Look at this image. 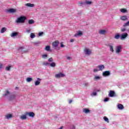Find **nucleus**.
<instances>
[{"mask_svg":"<svg viewBox=\"0 0 129 129\" xmlns=\"http://www.w3.org/2000/svg\"><path fill=\"white\" fill-rule=\"evenodd\" d=\"M26 115H29V116H30V117H34L35 116V113L33 112H26Z\"/></svg>","mask_w":129,"mask_h":129,"instance_id":"obj_5","label":"nucleus"},{"mask_svg":"<svg viewBox=\"0 0 129 129\" xmlns=\"http://www.w3.org/2000/svg\"><path fill=\"white\" fill-rule=\"evenodd\" d=\"M97 68L99 69V71H102L104 69V66L100 65L97 67Z\"/></svg>","mask_w":129,"mask_h":129,"instance_id":"obj_11","label":"nucleus"},{"mask_svg":"<svg viewBox=\"0 0 129 129\" xmlns=\"http://www.w3.org/2000/svg\"><path fill=\"white\" fill-rule=\"evenodd\" d=\"M10 100H14L16 98V95L13 94L10 96Z\"/></svg>","mask_w":129,"mask_h":129,"instance_id":"obj_17","label":"nucleus"},{"mask_svg":"<svg viewBox=\"0 0 129 129\" xmlns=\"http://www.w3.org/2000/svg\"><path fill=\"white\" fill-rule=\"evenodd\" d=\"M64 76H65V75H64V74L60 73L59 74H56L55 77V78H60L61 77H64Z\"/></svg>","mask_w":129,"mask_h":129,"instance_id":"obj_7","label":"nucleus"},{"mask_svg":"<svg viewBox=\"0 0 129 129\" xmlns=\"http://www.w3.org/2000/svg\"><path fill=\"white\" fill-rule=\"evenodd\" d=\"M6 31H7V28H6V27L2 28L1 29V34L5 33V32H6Z\"/></svg>","mask_w":129,"mask_h":129,"instance_id":"obj_22","label":"nucleus"},{"mask_svg":"<svg viewBox=\"0 0 129 129\" xmlns=\"http://www.w3.org/2000/svg\"><path fill=\"white\" fill-rule=\"evenodd\" d=\"M120 19L122 21H126V20H127V17L126 16H123L120 17Z\"/></svg>","mask_w":129,"mask_h":129,"instance_id":"obj_18","label":"nucleus"},{"mask_svg":"<svg viewBox=\"0 0 129 129\" xmlns=\"http://www.w3.org/2000/svg\"><path fill=\"white\" fill-rule=\"evenodd\" d=\"M19 32H13L11 34V37H16V36H18Z\"/></svg>","mask_w":129,"mask_h":129,"instance_id":"obj_19","label":"nucleus"},{"mask_svg":"<svg viewBox=\"0 0 129 129\" xmlns=\"http://www.w3.org/2000/svg\"><path fill=\"white\" fill-rule=\"evenodd\" d=\"M98 71H99V70H97V69H95L93 70V72L95 73V72H98Z\"/></svg>","mask_w":129,"mask_h":129,"instance_id":"obj_45","label":"nucleus"},{"mask_svg":"<svg viewBox=\"0 0 129 129\" xmlns=\"http://www.w3.org/2000/svg\"><path fill=\"white\" fill-rule=\"evenodd\" d=\"M47 57H48V55L47 54H43V55H42V58L43 59H45V58H47Z\"/></svg>","mask_w":129,"mask_h":129,"instance_id":"obj_41","label":"nucleus"},{"mask_svg":"<svg viewBox=\"0 0 129 129\" xmlns=\"http://www.w3.org/2000/svg\"><path fill=\"white\" fill-rule=\"evenodd\" d=\"M43 34H44V32H40V33L38 34V36H42V35H43Z\"/></svg>","mask_w":129,"mask_h":129,"instance_id":"obj_48","label":"nucleus"},{"mask_svg":"<svg viewBox=\"0 0 129 129\" xmlns=\"http://www.w3.org/2000/svg\"><path fill=\"white\" fill-rule=\"evenodd\" d=\"M46 51H50V46H46L45 48Z\"/></svg>","mask_w":129,"mask_h":129,"instance_id":"obj_35","label":"nucleus"},{"mask_svg":"<svg viewBox=\"0 0 129 129\" xmlns=\"http://www.w3.org/2000/svg\"><path fill=\"white\" fill-rule=\"evenodd\" d=\"M83 112L84 113H90V111L87 108H84L83 109Z\"/></svg>","mask_w":129,"mask_h":129,"instance_id":"obj_12","label":"nucleus"},{"mask_svg":"<svg viewBox=\"0 0 129 129\" xmlns=\"http://www.w3.org/2000/svg\"><path fill=\"white\" fill-rule=\"evenodd\" d=\"M60 47L61 48H63V47H65V45H63V42L60 43Z\"/></svg>","mask_w":129,"mask_h":129,"instance_id":"obj_46","label":"nucleus"},{"mask_svg":"<svg viewBox=\"0 0 129 129\" xmlns=\"http://www.w3.org/2000/svg\"><path fill=\"white\" fill-rule=\"evenodd\" d=\"M123 27H124V28H125V27H129V21L124 23V25H123Z\"/></svg>","mask_w":129,"mask_h":129,"instance_id":"obj_26","label":"nucleus"},{"mask_svg":"<svg viewBox=\"0 0 129 129\" xmlns=\"http://www.w3.org/2000/svg\"><path fill=\"white\" fill-rule=\"evenodd\" d=\"M35 37H36V36L35 35V34L34 33L30 34V38H31V39H34V38H35Z\"/></svg>","mask_w":129,"mask_h":129,"instance_id":"obj_34","label":"nucleus"},{"mask_svg":"<svg viewBox=\"0 0 129 129\" xmlns=\"http://www.w3.org/2000/svg\"><path fill=\"white\" fill-rule=\"evenodd\" d=\"M85 52L87 55H90V54H91V51L88 49H86Z\"/></svg>","mask_w":129,"mask_h":129,"instance_id":"obj_16","label":"nucleus"},{"mask_svg":"<svg viewBox=\"0 0 129 129\" xmlns=\"http://www.w3.org/2000/svg\"><path fill=\"white\" fill-rule=\"evenodd\" d=\"M24 48H25V47H24V46L20 47H19V48H18V51H20V50L23 51V50H24Z\"/></svg>","mask_w":129,"mask_h":129,"instance_id":"obj_38","label":"nucleus"},{"mask_svg":"<svg viewBox=\"0 0 129 129\" xmlns=\"http://www.w3.org/2000/svg\"><path fill=\"white\" fill-rule=\"evenodd\" d=\"M117 107L118 109H120V110L123 109V105L121 104H119L117 105Z\"/></svg>","mask_w":129,"mask_h":129,"instance_id":"obj_20","label":"nucleus"},{"mask_svg":"<svg viewBox=\"0 0 129 129\" xmlns=\"http://www.w3.org/2000/svg\"><path fill=\"white\" fill-rule=\"evenodd\" d=\"M120 11L121 13H126L127 12L126 9H121Z\"/></svg>","mask_w":129,"mask_h":129,"instance_id":"obj_32","label":"nucleus"},{"mask_svg":"<svg viewBox=\"0 0 129 129\" xmlns=\"http://www.w3.org/2000/svg\"><path fill=\"white\" fill-rule=\"evenodd\" d=\"M99 79H100V77L99 76H95L94 78V80H98Z\"/></svg>","mask_w":129,"mask_h":129,"instance_id":"obj_36","label":"nucleus"},{"mask_svg":"<svg viewBox=\"0 0 129 129\" xmlns=\"http://www.w3.org/2000/svg\"><path fill=\"white\" fill-rule=\"evenodd\" d=\"M72 100H69V103H72Z\"/></svg>","mask_w":129,"mask_h":129,"instance_id":"obj_53","label":"nucleus"},{"mask_svg":"<svg viewBox=\"0 0 129 129\" xmlns=\"http://www.w3.org/2000/svg\"><path fill=\"white\" fill-rule=\"evenodd\" d=\"M71 57H70V56H68V57H67V59L68 60H71Z\"/></svg>","mask_w":129,"mask_h":129,"instance_id":"obj_50","label":"nucleus"},{"mask_svg":"<svg viewBox=\"0 0 129 129\" xmlns=\"http://www.w3.org/2000/svg\"><path fill=\"white\" fill-rule=\"evenodd\" d=\"M103 119H104V120H105V121H106V122H107L108 123H109V120H108V118H107V117H106V116H105L103 117Z\"/></svg>","mask_w":129,"mask_h":129,"instance_id":"obj_24","label":"nucleus"},{"mask_svg":"<svg viewBox=\"0 0 129 129\" xmlns=\"http://www.w3.org/2000/svg\"><path fill=\"white\" fill-rule=\"evenodd\" d=\"M99 34H100L101 35H105V34H106V31L105 30H101L99 32Z\"/></svg>","mask_w":129,"mask_h":129,"instance_id":"obj_14","label":"nucleus"},{"mask_svg":"<svg viewBox=\"0 0 129 129\" xmlns=\"http://www.w3.org/2000/svg\"><path fill=\"white\" fill-rule=\"evenodd\" d=\"M119 37H120V35L118 33H116L115 35L114 38L116 39V40H118L119 39Z\"/></svg>","mask_w":129,"mask_h":129,"instance_id":"obj_23","label":"nucleus"},{"mask_svg":"<svg viewBox=\"0 0 129 129\" xmlns=\"http://www.w3.org/2000/svg\"><path fill=\"white\" fill-rule=\"evenodd\" d=\"M34 23H35V21L33 19L28 20V24L29 25H33V24H34Z\"/></svg>","mask_w":129,"mask_h":129,"instance_id":"obj_21","label":"nucleus"},{"mask_svg":"<svg viewBox=\"0 0 129 129\" xmlns=\"http://www.w3.org/2000/svg\"><path fill=\"white\" fill-rule=\"evenodd\" d=\"M4 67V64L0 63V69H2Z\"/></svg>","mask_w":129,"mask_h":129,"instance_id":"obj_47","label":"nucleus"},{"mask_svg":"<svg viewBox=\"0 0 129 129\" xmlns=\"http://www.w3.org/2000/svg\"><path fill=\"white\" fill-rule=\"evenodd\" d=\"M48 61L49 62H53V58L50 57L48 59Z\"/></svg>","mask_w":129,"mask_h":129,"instance_id":"obj_42","label":"nucleus"},{"mask_svg":"<svg viewBox=\"0 0 129 129\" xmlns=\"http://www.w3.org/2000/svg\"><path fill=\"white\" fill-rule=\"evenodd\" d=\"M84 85H85V86H87L88 85V83H85V84H84Z\"/></svg>","mask_w":129,"mask_h":129,"instance_id":"obj_52","label":"nucleus"},{"mask_svg":"<svg viewBox=\"0 0 129 129\" xmlns=\"http://www.w3.org/2000/svg\"><path fill=\"white\" fill-rule=\"evenodd\" d=\"M11 66H8L6 67L5 69H6V71H10V70H11Z\"/></svg>","mask_w":129,"mask_h":129,"instance_id":"obj_31","label":"nucleus"},{"mask_svg":"<svg viewBox=\"0 0 129 129\" xmlns=\"http://www.w3.org/2000/svg\"><path fill=\"white\" fill-rule=\"evenodd\" d=\"M77 34L78 36H82L83 33H82V32L79 31V32H77Z\"/></svg>","mask_w":129,"mask_h":129,"instance_id":"obj_37","label":"nucleus"},{"mask_svg":"<svg viewBox=\"0 0 129 129\" xmlns=\"http://www.w3.org/2000/svg\"><path fill=\"white\" fill-rule=\"evenodd\" d=\"M73 126L74 128H75V126L73 125Z\"/></svg>","mask_w":129,"mask_h":129,"instance_id":"obj_56","label":"nucleus"},{"mask_svg":"<svg viewBox=\"0 0 129 129\" xmlns=\"http://www.w3.org/2000/svg\"><path fill=\"white\" fill-rule=\"evenodd\" d=\"M47 64H49L51 66V67H55V66H56V63H55V62H51V63Z\"/></svg>","mask_w":129,"mask_h":129,"instance_id":"obj_28","label":"nucleus"},{"mask_svg":"<svg viewBox=\"0 0 129 129\" xmlns=\"http://www.w3.org/2000/svg\"><path fill=\"white\" fill-rule=\"evenodd\" d=\"M7 12L8 13H10V14H14V13H16V12H17V10L15 9H9Z\"/></svg>","mask_w":129,"mask_h":129,"instance_id":"obj_10","label":"nucleus"},{"mask_svg":"<svg viewBox=\"0 0 129 129\" xmlns=\"http://www.w3.org/2000/svg\"><path fill=\"white\" fill-rule=\"evenodd\" d=\"M126 31V29L124 28L121 29V32H125Z\"/></svg>","mask_w":129,"mask_h":129,"instance_id":"obj_43","label":"nucleus"},{"mask_svg":"<svg viewBox=\"0 0 129 129\" xmlns=\"http://www.w3.org/2000/svg\"><path fill=\"white\" fill-rule=\"evenodd\" d=\"M109 97H116L117 96L116 94L114 91L111 90L108 94Z\"/></svg>","mask_w":129,"mask_h":129,"instance_id":"obj_2","label":"nucleus"},{"mask_svg":"<svg viewBox=\"0 0 129 129\" xmlns=\"http://www.w3.org/2000/svg\"><path fill=\"white\" fill-rule=\"evenodd\" d=\"M127 36H128V34H127V33H124L121 34V35L120 36V40H124V39L126 38Z\"/></svg>","mask_w":129,"mask_h":129,"instance_id":"obj_3","label":"nucleus"},{"mask_svg":"<svg viewBox=\"0 0 129 129\" xmlns=\"http://www.w3.org/2000/svg\"><path fill=\"white\" fill-rule=\"evenodd\" d=\"M26 52H28V50H27V51H24V53H26Z\"/></svg>","mask_w":129,"mask_h":129,"instance_id":"obj_55","label":"nucleus"},{"mask_svg":"<svg viewBox=\"0 0 129 129\" xmlns=\"http://www.w3.org/2000/svg\"><path fill=\"white\" fill-rule=\"evenodd\" d=\"M103 76H104L105 77H106V76H109L110 75V72L108 71H106L104 72H103Z\"/></svg>","mask_w":129,"mask_h":129,"instance_id":"obj_8","label":"nucleus"},{"mask_svg":"<svg viewBox=\"0 0 129 129\" xmlns=\"http://www.w3.org/2000/svg\"><path fill=\"white\" fill-rule=\"evenodd\" d=\"M91 96H96L97 93L96 92H94L91 94Z\"/></svg>","mask_w":129,"mask_h":129,"instance_id":"obj_40","label":"nucleus"},{"mask_svg":"<svg viewBox=\"0 0 129 129\" xmlns=\"http://www.w3.org/2000/svg\"><path fill=\"white\" fill-rule=\"evenodd\" d=\"M70 42H71V43L74 42V39H71L70 40Z\"/></svg>","mask_w":129,"mask_h":129,"instance_id":"obj_49","label":"nucleus"},{"mask_svg":"<svg viewBox=\"0 0 129 129\" xmlns=\"http://www.w3.org/2000/svg\"><path fill=\"white\" fill-rule=\"evenodd\" d=\"M6 116V118H7L8 119H9V118H12V117H13V115L12 114H8Z\"/></svg>","mask_w":129,"mask_h":129,"instance_id":"obj_29","label":"nucleus"},{"mask_svg":"<svg viewBox=\"0 0 129 129\" xmlns=\"http://www.w3.org/2000/svg\"><path fill=\"white\" fill-rule=\"evenodd\" d=\"M121 49H122V46L121 45L117 46V48L115 51L116 53H120V52H121Z\"/></svg>","mask_w":129,"mask_h":129,"instance_id":"obj_6","label":"nucleus"},{"mask_svg":"<svg viewBox=\"0 0 129 129\" xmlns=\"http://www.w3.org/2000/svg\"><path fill=\"white\" fill-rule=\"evenodd\" d=\"M41 80H42V79L39 78H37V80L34 82V84L35 86H38V85H40V82L41 81Z\"/></svg>","mask_w":129,"mask_h":129,"instance_id":"obj_9","label":"nucleus"},{"mask_svg":"<svg viewBox=\"0 0 129 129\" xmlns=\"http://www.w3.org/2000/svg\"><path fill=\"white\" fill-rule=\"evenodd\" d=\"M10 94V91L9 90H6L5 93L3 95L4 96H8Z\"/></svg>","mask_w":129,"mask_h":129,"instance_id":"obj_25","label":"nucleus"},{"mask_svg":"<svg viewBox=\"0 0 129 129\" xmlns=\"http://www.w3.org/2000/svg\"><path fill=\"white\" fill-rule=\"evenodd\" d=\"M84 5V2H80L78 3V6L79 7H82L83 5Z\"/></svg>","mask_w":129,"mask_h":129,"instance_id":"obj_33","label":"nucleus"},{"mask_svg":"<svg viewBox=\"0 0 129 129\" xmlns=\"http://www.w3.org/2000/svg\"><path fill=\"white\" fill-rule=\"evenodd\" d=\"M16 88H18V87H16Z\"/></svg>","mask_w":129,"mask_h":129,"instance_id":"obj_58","label":"nucleus"},{"mask_svg":"<svg viewBox=\"0 0 129 129\" xmlns=\"http://www.w3.org/2000/svg\"><path fill=\"white\" fill-rule=\"evenodd\" d=\"M108 100H109V98H105L104 100V101H105V102H106V101H108Z\"/></svg>","mask_w":129,"mask_h":129,"instance_id":"obj_44","label":"nucleus"},{"mask_svg":"<svg viewBox=\"0 0 129 129\" xmlns=\"http://www.w3.org/2000/svg\"><path fill=\"white\" fill-rule=\"evenodd\" d=\"M77 36H78V35H77V33L74 35V37H77Z\"/></svg>","mask_w":129,"mask_h":129,"instance_id":"obj_54","label":"nucleus"},{"mask_svg":"<svg viewBox=\"0 0 129 129\" xmlns=\"http://www.w3.org/2000/svg\"><path fill=\"white\" fill-rule=\"evenodd\" d=\"M32 80V78H27L26 81L27 82H31V81Z\"/></svg>","mask_w":129,"mask_h":129,"instance_id":"obj_39","label":"nucleus"},{"mask_svg":"<svg viewBox=\"0 0 129 129\" xmlns=\"http://www.w3.org/2000/svg\"><path fill=\"white\" fill-rule=\"evenodd\" d=\"M26 20H27V17L25 16H20L17 18L15 22L16 24H24L26 22Z\"/></svg>","mask_w":129,"mask_h":129,"instance_id":"obj_1","label":"nucleus"},{"mask_svg":"<svg viewBox=\"0 0 129 129\" xmlns=\"http://www.w3.org/2000/svg\"><path fill=\"white\" fill-rule=\"evenodd\" d=\"M109 47L110 48V51L113 53L114 52L113 46L112 45H109Z\"/></svg>","mask_w":129,"mask_h":129,"instance_id":"obj_30","label":"nucleus"},{"mask_svg":"<svg viewBox=\"0 0 129 129\" xmlns=\"http://www.w3.org/2000/svg\"><path fill=\"white\" fill-rule=\"evenodd\" d=\"M30 32H31L30 30H26V33H30Z\"/></svg>","mask_w":129,"mask_h":129,"instance_id":"obj_51","label":"nucleus"},{"mask_svg":"<svg viewBox=\"0 0 129 129\" xmlns=\"http://www.w3.org/2000/svg\"><path fill=\"white\" fill-rule=\"evenodd\" d=\"M27 115H24L20 117L21 119L24 120L27 119V116H26Z\"/></svg>","mask_w":129,"mask_h":129,"instance_id":"obj_27","label":"nucleus"},{"mask_svg":"<svg viewBox=\"0 0 129 129\" xmlns=\"http://www.w3.org/2000/svg\"><path fill=\"white\" fill-rule=\"evenodd\" d=\"M26 7H29V8H34L35 5L34 4H31L30 3H27L25 5Z\"/></svg>","mask_w":129,"mask_h":129,"instance_id":"obj_15","label":"nucleus"},{"mask_svg":"<svg viewBox=\"0 0 129 129\" xmlns=\"http://www.w3.org/2000/svg\"><path fill=\"white\" fill-rule=\"evenodd\" d=\"M92 4V2L88 0H86L85 2H84V5H91Z\"/></svg>","mask_w":129,"mask_h":129,"instance_id":"obj_13","label":"nucleus"},{"mask_svg":"<svg viewBox=\"0 0 129 129\" xmlns=\"http://www.w3.org/2000/svg\"><path fill=\"white\" fill-rule=\"evenodd\" d=\"M59 44V41L56 40L52 42V46L53 48H56L58 47V45Z\"/></svg>","mask_w":129,"mask_h":129,"instance_id":"obj_4","label":"nucleus"},{"mask_svg":"<svg viewBox=\"0 0 129 129\" xmlns=\"http://www.w3.org/2000/svg\"><path fill=\"white\" fill-rule=\"evenodd\" d=\"M98 91H100V90H98Z\"/></svg>","mask_w":129,"mask_h":129,"instance_id":"obj_57","label":"nucleus"}]
</instances>
